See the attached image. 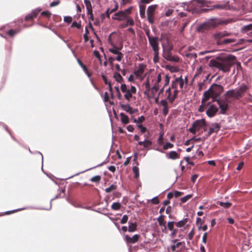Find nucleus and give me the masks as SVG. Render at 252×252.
Instances as JSON below:
<instances>
[{
	"instance_id": "nucleus-15",
	"label": "nucleus",
	"mask_w": 252,
	"mask_h": 252,
	"mask_svg": "<svg viewBox=\"0 0 252 252\" xmlns=\"http://www.w3.org/2000/svg\"><path fill=\"white\" fill-rule=\"evenodd\" d=\"M219 107L220 108V112L221 114H224L227 109L228 105L226 102L217 100Z\"/></svg>"
},
{
	"instance_id": "nucleus-53",
	"label": "nucleus",
	"mask_w": 252,
	"mask_h": 252,
	"mask_svg": "<svg viewBox=\"0 0 252 252\" xmlns=\"http://www.w3.org/2000/svg\"><path fill=\"white\" fill-rule=\"evenodd\" d=\"M60 2V1L59 0H58L56 1H54L50 3V6L54 7V6H57V5H58L59 4Z\"/></svg>"
},
{
	"instance_id": "nucleus-23",
	"label": "nucleus",
	"mask_w": 252,
	"mask_h": 252,
	"mask_svg": "<svg viewBox=\"0 0 252 252\" xmlns=\"http://www.w3.org/2000/svg\"><path fill=\"white\" fill-rule=\"evenodd\" d=\"M113 78L118 83H122L123 81V78L119 73L115 72L113 76Z\"/></svg>"
},
{
	"instance_id": "nucleus-31",
	"label": "nucleus",
	"mask_w": 252,
	"mask_h": 252,
	"mask_svg": "<svg viewBox=\"0 0 252 252\" xmlns=\"http://www.w3.org/2000/svg\"><path fill=\"white\" fill-rule=\"evenodd\" d=\"M242 32H247L252 30V24L244 26L242 28Z\"/></svg>"
},
{
	"instance_id": "nucleus-18",
	"label": "nucleus",
	"mask_w": 252,
	"mask_h": 252,
	"mask_svg": "<svg viewBox=\"0 0 252 252\" xmlns=\"http://www.w3.org/2000/svg\"><path fill=\"white\" fill-rule=\"evenodd\" d=\"M160 104L163 107V113L164 115H166L168 113V103L165 99H162L160 101Z\"/></svg>"
},
{
	"instance_id": "nucleus-30",
	"label": "nucleus",
	"mask_w": 252,
	"mask_h": 252,
	"mask_svg": "<svg viewBox=\"0 0 252 252\" xmlns=\"http://www.w3.org/2000/svg\"><path fill=\"white\" fill-rule=\"evenodd\" d=\"M132 171L134 174V177L136 178H138L139 176V168L137 167V165L132 168Z\"/></svg>"
},
{
	"instance_id": "nucleus-51",
	"label": "nucleus",
	"mask_w": 252,
	"mask_h": 252,
	"mask_svg": "<svg viewBox=\"0 0 252 252\" xmlns=\"http://www.w3.org/2000/svg\"><path fill=\"white\" fill-rule=\"evenodd\" d=\"M173 9H168L166 11L165 15L166 16H169L173 13Z\"/></svg>"
},
{
	"instance_id": "nucleus-45",
	"label": "nucleus",
	"mask_w": 252,
	"mask_h": 252,
	"mask_svg": "<svg viewBox=\"0 0 252 252\" xmlns=\"http://www.w3.org/2000/svg\"><path fill=\"white\" fill-rule=\"evenodd\" d=\"M137 127L140 129V130L142 133H144L146 132L147 129L143 125H142L141 124L138 125Z\"/></svg>"
},
{
	"instance_id": "nucleus-24",
	"label": "nucleus",
	"mask_w": 252,
	"mask_h": 252,
	"mask_svg": "<svg viewBox=\"0 0 252 252\" xmlns=\"http://www.w3.org/2000/svg\"><path fill=\"white\" fill-rule=\"evenodd\" d=\"M176 82L178 83V85H179L181 90H182L185 82L182 76L176 78Z\"/></svg>"
},
{
	"instance_id": "nucleus-21",
	"label": "nucleus",
	"mask_w": 252,
	"mask_h": 252,
	"mask_svg": "<svg viewBox=\"0 0 252 252\" xmlns=\"http://www.w3.org/2000/svg\"><path fill=\"white\" fill-rule=\"evenodd\" d=\"M84 1L86 7L87 14L91 13L93 8L91 1L89 0H84Z\"/></svg>"
},
{
	"instance_id": "nucleus-59",
	"label": "nucleus",
	"mask_w": 252,
	"mask_h": 252,
	"mask_svg": "<svg viewBox=\"0 0 252 252\" xmlns=\"http://www.w3.org/2000/svg\"><path fill=\"white\" fill-rule=\"evenodd\" d=\"M169 69L172 72H175L178 71V68L175 66H170Z\"/></svg>"
},
{
	"instance_id": "nucleus-32",
	"label": "nucleus",
	"mask_w": 252,
	"mask_h": 252,
	"mask_svg": "<svg viewBox=\"0 0 252 252\" xmlns=\"http://www.w3.org/2000/svg\"><path fill=\"white\" fill-rule=\"evenodd\" d=\"M126 21V24L127 26H133L134 24V22L131 17L127 16V18L125 20Z\"/></svg>"
},
{
	"instance_id": "nucleus-4",
	"label": "nucleus",
	"mask_w": 252,
	"mask_h": 252,
	"mask_svg": "<svg viewBox=\"0 0 252 252\" xmlns=\"http://www.w3.org/2000/svg\"><path fill=\"white\" fill-rule=\"evenodd\" d=\"M121 90L124 93L125 98L128 101H130L133 95L135 94L137 91L136 87L134 86H127L125 84H121Z\"/></svg>"
},
{
	"instance_id": "nucleus-25",
	"label": "nucleus",
	"mask_w": 252,
	"mask_h": 252,
	"mask_svg": "<svg viewBox=\"0 0 252 252\" xmlns=\"http://www.w3.org/2000/svg\"><path fill=\"white\" fill-rule=\"evenodd\" d=\"M136 223L129 222L128 231L130 232H134L136 229Z\"/></svg>"
},
{
	"instance_id": "nucleus-11",
	"label": "nucleus",
	"mask_w": 252,
	"mask_h": 252,
	"mask_svg": "<svg viewBox=\"0 0 252 252\" xmlns=\"http://www.w3.org/2000/svg\"><path fill=\"white\" fill-rule=\"evenodd\" d=\"M139 239V235L135 234L132 237H130L127 235H125V240L128 243L133 244L137 242Z\"/></svg>"
},
{
	"instance_id": "nucleus-13",
	"label": "nucleus",
	"mask_w": 252,
	"mask_h": 252,
	"mask_svg": "<svg viewBox=\"0 0 252 252\" xmlns=\"http://www.w3.org/2000/svg\"><path fill=\"white\" fill-rule=\"evenodd\" d=\"M225 95L227 98H236L239 97L236 90H230L227 91L225 94Z\"/></svg>"
},
{
	"instance_id": "nucleus-6",
	"label": "nucleus",
	"mask_w": 252,
	"mask_h": 252,
	"mask_svg": "<svg viewBox=\"0 0 252 252\" xmlns=\"http://www.w3.org/2000/svg\"><path fill=\"white\" fill-rule=\"evenodd\" d=\"M147 35L150 44L152 47L153 51L156 52V54H157V51H159L158 39V37L151 36L147 33Z\"/></svg>"
},
{
	"instance_id": "nucleus-50",
	"label": "nucleus",
	"mask_w": 252,
	"mask_h": 252,
	"mask_svg": "<svg viewBox=\"0 0 252 252\" xmlns=\"http://www.w3.org/2000/svg\"><path fill=\"white\" fill-rule=\"evenodd\" d=\"M103 99L104 101L107 102L109 100V95L107 92H105L104 94Z\"/></svg>"
},
{
	"instance_id": "nucleus-19",
	"label": "nucleus",
	"mask_w": 252,
	"mask_h": 252,
	"mask_svg": "<svg viewBox=\"0 0 252 252\" xmlns=\"http://www.w3.org/2000/svg\"><path fill=\"white\" fill-rule=\"evenodd\" d=\"M121 107L126 112L130 114H132L134 113L133 109L129 104H121Z\"/></svg>"
},
{
	"instance_id": "nucleus-1",
	"label": "nucleus",
	"mask_w": 252,
	"mask_h": 252,
	"mask_svg": "<svg viewBox=\"0 0 252 252\" xmlns=\"http://www.w3.org/2000/svg\"><path fill=\"white\" fill-rule=\"evenodd\" d=\"M235 62V57L233 55H229L224 58L220 59L218 61L211 60L209 62V65L218 68L223 72H228L230 70V67Z\"/></svg>"
},
{
	"instance_id": "nucleus-61",
	"label": "nucleus",
	"mask_w": 252,
	"mask_h": 252,
	"mask_svg": "<svg viewBox=\"0 0 252 252\" xmlns=\"http://www.w3.org/2000/svg\"><path fill=\"white\" fill-rule=\"evenodd\" d=\"M16 33V32L13 30H10L8 32V34L11 36L14 35Z\"/></svg>"
},
{
	"instance_id": "nucleus-12",
	"label": "nucleus",
	"mask_w": 252,
	"mask_h": 252,
	"mask_svg": "<svg viewBox=\"0 0 252 252\" xmlns=\"http://www.w3.org/2000/svg\"><path fill=\"white\" fill-rule=\"evenodd\" d=\"M248 90V87L245 84H242L236 90L239 97H241Z\"/></svg>"
},
{
	"instance_id": "nucleus-40",
	"label": "nucleus",
	"mask_w": 252,
	"mask_h": 252,
	"mask_svg": "<svg viewBox=\"0 0 252 252\" xmlns=\"http://www.w3.org/2000/svg\"><path fill=\"white\" fill-rule=\"evenodd\" d=\"M167 227L168 229L171 231L173 230L174 227V221H169L167 223Z\"/></svg>"
},
{
	"instance_id": "nucleus-63",
	"label": "nucleus",
	"mask_w": 252,
	"mask_h": 252,
	"mask_svg": "<svg viewBox=\"0 0 252 252\" xmlns=\"http://www.w3.org/2000/svg\"><path fill=\"white\" fill-rule=\"evenodd\" d=\"M197 177H198V175L197 174H194V175H192L191 178V181L193 183H195Z\"/></svg>"
},
{
	"instance_id": "nucleus-60",
	"label": "nucleus",
	"mask_w": 252,
	"mask_h": 252,
	"mask_svg": "<svg viewBox=\"0 0 252 252\" xmlns=\"http://www.w3.org/2000/svg\"><path fill=\"white\" fill-rule=\"evenodd\" d=\"M94 54L97 58H98L99 60H100V55L98 51L96 50L94 51Z\"/></svg>"
},
{
	"instance_id": "nucleus-10",
	"label": "nucleus",
	"mask_w": 252,
	"mask_h": 252,
	"mask_svg": "<svg viewBox=\"0 0 252 252\" xmlns=\"http://www.w3.org/2000/svg\"><path fill=\"white\" fill-rule=\"evenodd\" d=\"M157 220L159 225L162 227V232L166 233L167 227L166 225V222L164 220V216L163 215H160L158 218Z\"/></svg>"
},
{
	"instance_id": "nucleus-64",
	"label": "nucleus",
	"mask_w": 252,
	"mask_h": 252,
	"mask_svg": "<svg viewBox=\"0 0 252 252\" xmlns=\"http://www.w3.org/2000/svg\"><path fill=\"white\" fill-rule=\"evenodd\" d=\"M126 129L128 131L132 132L134 130V128L132 125H128L126 127Z\"/></svg>"
},
{
	"instance_id": "nucleus-9",
	"label": "nucleus",
	"mask_w": 252,
	"mask_h": 252,
	"mask_svg": "<svg viewBox=\"0 0 252 252\" xmlns=\"http://www.w3.org/2000/svg\"><path fill=\"white\" fill-rule=\"evenodd\" d=\"M218 109L217 106L211 105L206 111V114L209 117H214L218 112Z\"/></svg>"
},
{
	"instance_id": "nucleus-55",
	"label": "nucleus",
	"mask_w": 252,
	"mask_h": 252,
	"mask_svg": "<svg viewBox=\"0 0 252 252\" xmlns=\"http://www.w3.org/2000/svg\"><path fill=\"white\" fill-rule=\"evenodd\" d=\"M72 20V18L70 16H66L64 18V21L65 22L70 23Z\"/></svg>"
},
{
	"instance_id": "nucleus-20",
	"label": "nucleus",
	"mask_w": 252,
	"mask_h": 252,
	"mask_svg": "<svg viewBox=\"0 0 252 252\" xmlns=\"http://www.w3.org/2000/svg\"><path fill=\"white\" fill-rule=\"evenodd\" d=\"M166 157L171 159H176L179 158L178 153L174 151H171L168 154H166Z\"/></svg>"
},
{
	"instance_id": "nucleus-33",
	"label": "nucleus",
	"mask_w": 252,
	"mask_h": 252,
	"mask_svg": "<svg viewBox=\"0 0 252 252\" xmlns=\"http://www.w3.org/2000/svg\"><path fill=\"white\" fill-rule=\"evenodd\" d=\"M235 42V39L233 38H227L223 39L221 43L224 44H227L229 43H234Z\"/></svg>"
},
{
	"instance_id": "nucleus-2",
	"label": "nucleus",
	"mask_w": 252,
	"mask_h": 252,
	"mask_svg": "<svg viewBox=\"0 0 252 252\" xmlns=\"http://www.w3.org/2000/svg\"><path fill=\"white\" fill-rule=\"evenodd\" d=\"M163 74L155 72H151L147 74V77L144 83L147 91L151 89L153 93L157 92L159 90V84L161 82Z\"/></svg>"
},
{
	"instance_id": "nucleus-8",
	"label": "nucleus",
	"mask_w": 252,
	"mask_h": 252,
	"mask_svg": "<svg viewBox=\"0 0 252 252\" xmlns=\"http://www.w3.org/2000/svg\"><path fill=\"white\" fill-rule=\"evenodd\" d=\"M162 46L164 58L166 60H167L168 61H170V58L172 56V55L170 54V51L172 49L170 45H168V46L166 47L163 44H162Z\"/></svg>"
},
{
	"instance_id": "nucleus-44",
	"label": "nucleus",
	"mask_w": 252,
	"mask_h": 252,
	"mask_svg": "<svg viewBox=\"0 0 252 252\" xmlns=\"http://www.w3.org/2000/svg\"><path fill=\"white\" fill-rule=\"evenodd\" d=\"M151 145H152V142L148 140H144L143 146L145 148H148V147H150Z\"/></svg>"
},
{
	"instance_id": "nucleus-54",
	"label": "nucleus",
	"mask_w": 252,
	"mask_h": 252,
	"mask_svg": "<svg viewBox=\"0 0 252 252\" xmlns=\"http://www.w3.org/2000/svg\"><path fill=\"white\" fill-rule=\"evenodd\" d=\"M151 201L154 204H158L159 203L158 197L156 196L151 199Z\"/></svg>"
},
{
	"instance_id": "nucleus-29",
	"label": "nucleus",
	"mask_w": 252,
	"mask_h": 252,
	"mask_svg": "<svg viewBox=\"0 0 252 252\" xmlns=\"http://www.w3.org/2000/svg\"><path fill=\"white\" fill-rule=\"evenodd\" d=\"M161 74H163V75H162V78L163 77H164V87L169 84V81H170V77L168 76V75H165L164 73H161Z\"/></svg>"
},
{
	"instance_id": "nucleus-46",
	"label": "nucleus",
	"mask_w": 252,
	"mask_h": 252,
	"mask_svg": "<svg viewBox=\"0 0 252 252\" xmlns=\"http://www.w3.org/2000/svg\"><path fill=\"white\" fill-rule=\"evenodd\" d=\"M131 8L129 7L128 8L124 10H122V12H124V13L125 14V15H126V16H128V15H129L131 13Z\"/></svg>"
},
{
	"instance_id": "nucleus-35",
	"label": "nucleus",
	"mask_w": 252,
	"mask_h": 252,
	"mask_svg": "<svg viewBox=\"0 0 252 252\" xmlns=\"http://www.w3.org/2000/svg\"><path fill=\"white\" fill-rule=\"evenodd\" d=\"M117 186L114 185H111L109 187L106 188L105 190L106 192H110L116 189Z\"/></svg>"
},
{
	"instance_id": "nucleus-43",
	"label": "nucleus",
	"mask_w": 252,
	"mask_h": 252,
	"mask_svg": "<svg viewBox=\"0 0 252 252\" xmlns=\"http://www.w3.org/2000/svg\"><path fill=\"white\" fill-rule=\"evenodd\" d=\"M100 180V177L99 176H95L92 177L91 179V181L93 182H99Z\"/></svg>"
},
{
	"instance_id": "nucleus-38",
	"label": "nucleus",
	"mask_w": 252,
	"mask_h": 252,
	"mask_svg": "<svg viewBox=\"0 0 252 252\" xmlns=\"http://www.w3.org/2000/svg\"><path fill=\"white\" fill-rule=\"evenodd\" d=\"M173 147V144L171 143H169V142H167L166 143L165 145H164L163 147V150H167L168 149H171Z\"/></svg>"
},
{
	"instance_id": "nucleus-34",
	"label": "nucleus",
	"mask_w": 252,
	"mask_h": 252,
	"mask_svg": "<svg viewBox=\"0 0 252 252\" xmlns=\"http://www.w3.org/2000/svg\"><path fill=\"white\" fill-rule=\"evenodd\" d=\"M214 8L220 9H226L227 7V4H216L214 5Z\"/></svg>"
},
{
	"instance_id": "nucleus-28",
	"label": "nucleus",
	"mask_w": 252,
	"mask_h": 252,
	"mask_svg": "<svg viewBox=\"0 0 252 252\" xmlns=\"http://www.w3.org/2000/svg\"><path fill=\"white\" fill-rule=\"evenodd\" d=\"M121 206V205L119 202H114L111 205V208L114 210H118L120 209Z\"/></svg>"
},
{
	"instance_id": "nucleus-17",
	"label": "nucleus",
	"mask_w": 252,
	"mask_h": 252,
	"mask_svg": "<svg viewBox=\"0 0 252 252\" xmlns=\"http://www.w3.org/2000/svg\"><path fill=\"white\" fill-rule=\"evenodd\" d=\"M158 7L157 4H153L149 6L147 10V16H154L156 9Z\"/></svg>"
},
{
	"instance_id": "nucleus-22",
	"label": "nucleus",
	"mask_w": 252,
	"mask_h": 252,
	"mask_svg": "<svg viewBox=\"0 0 252 252\" xmlns=\"http://www.w3.org/2000/svg\"><path fill=\"white\" fill-rule=\"evenodd\" d=\"M120 115L121 117V121L122 123L124 124H127L129 123V118L127 116H126L124 113H121Z\"/></svg>"
},
{
	"instance_id": "nucleus-57",
	"label": "nucleus",
	"mask_w": 252,
	"mask_h": 252,
	"mask_svg": "<svg viewBox=\"0 0 252 252\" xmlns=\"http://www.w3.org/2000/svg\"><path fill=\"white\" fill-rule=\"evenodd\" d=\"M102 77L103 78V81L106 85H109V84H111L110 82L107 79L106 77L104 75H102Z\"/></svg>"
},
{
	"instance_id": "nucleus-39",
	"label": "nucleus",
	"mask_w": 252,
	"mask_h": 252,
	"mask_svg": "<svg viewBox=\"0 0 252 252\" xmlns=\"http://www.w3.org/2000/svg\"><path fill=\"white\" fill-rule=\"evenodd\" d=\"M40 10H41L40 8H37V9L33 10L31 13L33 17H36L38 12Z\"/></svg>"
},
{
	"instance_id": "nucleus-26",
	"label": "nucleus",
	"mask_w": 252,
	"mask_h": 252,
	"mask_svg": "<svg viewBox=\"0 0 252 252\" xmlns=\"http://www.w3.org/2000/svg\"><path fill=\"white\" fill-rule=\"evenodd\" d=\"M217 204L224 208H228L231 205V203L229 202H223L221 201L217 202Z\"/></svg>"
},
{
	"instance_id": "nucleus-27",
	"label": "nucleus",
	"mask_w": 252,
	"mask_h": 252,
	"mask_svg": "<svg viewBox=\"0 0 252 252\" xmlns=\"http://www.w3.org/2000/svg\"><path fill=\"white\" fill-rule=\"evenodd\" d=\"M187 222V219H183L179 221L176 223V225L178 227H181L184 226Z\"/></svg>"
},
{
	"instance_id": "nucleus-62",
	"label": "nucleus",
	"mask_w": 252,
	"mask_h": 252,
	"mask_svg": "<svg viewBox=\"0 0 252 252\" xmlns=\"http://www.w3.org/2000/svg\"><path fill=\"white\" fill-rule=\"evenodd\" d=\"M33 18L34 17H33L31 13H30L26 16L25 19L26 20H30Z\"/></svg>"
},
{
	"instance_id": "nucleus-5",
	"label": "nucleus",
	"mask_w": 252,
	"mask_h": 252,
	"mask_svg": "<svg viewBox=\"0 0 252 252\" xmlns=\"http://www.w3.org/2000/svg\"><path fill=\"white\" fill-rule=\"evenodd\" d=\"M205 123L204 119L198 120L195 121L191 127L189 128V130L192 133H195L201 129H204L205 127Z\"/></svg>"
},
{
	"instance_id": "nucleus-49",
	"label": "nucleus",
	"mask_w": 252,
	"mask_h": 252,
	"mask_svg": "<svg viewBox=\"0 0 252 252\" xmlns=\"http://www.w3.org/2000/svg\"><path fill=\"white\" fill-rule=\"evenodd\" d=\"M71 27H76L77 29H80L81 28V25L78 23L77 22L74 21L72 23Z\"/></svg>"
},
{
	"instance_id": "nucleus-3",
	"label": "nucleus",
	"mask_w": 252,
	"mask_h": 252,
	"mask_svg": "<svg viewBox=\"0 0 252 252\" xmlns=\"http://www.w3.org/2000/svg\"><path fill=\"white\" fill-rule=\"evenodd\" d=\"M223 90V87L220 85L213 84L207 91L204 93V98L202 100V103L208 100L210 97L217 98Z\"/></svg>"
},
{
	"instance_id": "nucleus-42",
	"label": "nucleus",
	"mask_w": 252,
	"mask_h": 252,
	"mask_svg": "<svg viewBox=\"0 0 252 252\" xmlns=\"http://www.w3.org/2000/svg\"><path fill=\"white\" fill-rule=\"evenodd\" d=\"M127 220H128V217L126 215H125L123 216V217H122V218L121 220V223L122 224H125L127 222Z\"/></svg>"
},
{
	"instance_id": "nucleus-48",
	"label": "nucleus",
	"mask_w": 252,
	"mask_h": 252,
	"mask_svg": "<svg viewBox=\"0 0 252 252\" xmlns=\"http://www.w3.org/2000/svg\"><path fill=\"white\" fill-rule=\"evenodd\" d=\"M178 83L176 82V78L175 79L174 81L172 82L171 84V88L172 89H177L178 88Z\"/></svg>"
},
{
	"instance_id": "nucleus-58",
	"label": "nucleus",
	"mask_w": 252,
	"mask_h": 252,
	"mask_svg": "<svg viewBox=\"0 0 252 252\" xmlns=\"http://www.w3.org/2000/svg\"><path fill=\"white\" fill-rule=\"evenodd\" d=\"M148 20L151 24H153L154 21V16H147Z\"/></svg>"
},
{
	"instance_id": "nucleus-47",
	"label": "nucleus",
	"mask_w": 252,
	"mask_h": 252,
	"mask_svg": "<svg viewBox=\"0 0 252 252\" xmlns=\"http://www.w3.org/2000/svg\"><path fill=\"white\" fill-rule=\"evenodd\" d=\"M171 61V62H178L179 61V58L177 57V56H172L170 58V61Z\"/></svg>"
},
{
	"instance_id": "nucleus-41",
	"label": "nucleus",
	"mask_w": 252,
	"mask_h": 252,
	"mask_svg": "<svg viewBox=\"0 0 252 252\" xmlns=\"http://www.w3.org/2000/svg\"><path fill=\"white\" fill-rule=\"evenodd\" d=\"M140 15L142 18H144L145 17V8L144 7H142L140 6V10H139Z\"/></svg>"
},
{
	"instance_id": "nucleus-16",
	"label": "nucleus",
	"mask_w": 252,
	"mask_h": 252,
	"mask_svg": "<svg viewBox=\"0 0 252 252\" xmlns=\"http://www.w3.org/2000/svg\"><path fill=\"white\" fill-rule=\"evenodd\" d=\"M167 99L171 103L173 102L175 100V95H173V93L171 92V88L169 87L165 92Z\"/></svg>"
},
{
	"instance_id": "nucleus-37",
	"label": "nucleus",
	"mask_w": 252,
	"mask_h": 252,
	"mask_svg": "<svg viewBox=\"0 0 252 252\" xmlns=\"http://www.w3.org/2000/svg\"><path fill=\"white\" fill-rule=\"evenodd\" d=\"M211 127L214 130V131H215V132L218 131L220 128V126L217 123L212 125Z\"/></svg>"
},
{
	"instance_id": "nucleus-36",
	"label": "nucleus",
	"mask_w": 252,
	"mask_h": 252,
	"mask_svg": "<svg viewBox=\"0 0 252 252\" xmlns=\"http://www.w3.org/2000/svg\"><path fill=\"white\" fill-rule=\"evenodd\" d=\"M192 197L191 194H188L184 197H183L181 198V200L182 203H185L189 199Z\"/></svg>"
},
{
	"instance_id": "nucleus-56",
	"label": "nucleus",
	"mask_w": 252,
	"mask_h": 252,
	"mask_svg": "<svg viewBox=\"0 0 252 252\" xmlns=\"http://www.w3.org/2000/svg\"><path fill=\"white\" fill-rule=\"evenodd\" d=\"M158 54H159V51H157V54H156V52H154V61L155 62H158Z\"/></svg>"
},
{
	"instance_id": "nucleus-14",
	"label": "nucleus",
	"mask_w": 252,
	"mask_h": 252,
	"mask_svg": "<svg viewBox=\"0 0 252 252\" xmlns=\"http://www.w3.org/2000/svg\"><path fill=\"white\" fill-rule=\"evenodd\" d=\"M112 18L118 21H124L127 18V16H126L122 11H120L116 13Z\"/></svg>"
},
{
	"instance_id": "nucleus-52",
	"label": "nucleus",
	"mask_w": 252,
	"mask_h": 252,
	"mask_svg": "<svg viewBox=\"0 0 252 252\" xmlns=\"http://www.w3.org/2000/svg\"><path fill=\"white\" fill-rule=\"evenodd\" d=\"M51 15V13L48 11H44L41 13V15L44 16H46L47 17H50Z\"/></svg>"
},
{
	"instance_id": "nucleus-7",
	"label": "nucleus",
	"mask_w": 252,
	"mask_h": 252,
	"mask_svg": "<svg viewBox=\"0 0 252 252\" xmlns=\"http://www.w3.org/2000/svg\"><path fill=\"white\" fill-rule=\"evenodd\" d=\"M121 49L122 47H117L114 45H112V47L109 49L110 52L117 55L116 60L119 62H120L123 57V54L120 52Z\"/></svg>"
}]
</instances>
